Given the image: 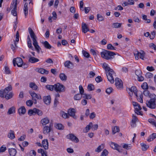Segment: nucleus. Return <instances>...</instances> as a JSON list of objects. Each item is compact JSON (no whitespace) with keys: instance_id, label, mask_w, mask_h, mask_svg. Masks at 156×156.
Instances as JSON below:
<instances>
[{"instance_id":"49","label":"nucleus","mask_w":156,"mask_h":156,"mask_svg":"<svg viewBox=\"0 0 156 156\" xmlns=\"http://www.w3.org/2000/svg\"><path fill=\"white\" fill-rule=\"evenodd\" d=\"M122 24V23H114L113 24V25L114 26L113 27L115 28H118L121 27Z\"/></svg>"},{"instance_id":"50","label":"nucleus","mask_w":156,"mask_h":156,"mask_svg":"<svg viewBox=\"0 0 156 156\" xmlns=\"http://www.w3.org/2000/svg\"><path fill=\"white\" fill-rule=\"evenodd\" d=\"M107 48L108 50H115V48L111 44H109L107 45Z\"/></svg>"},{"instance_id":"38","label":"nucleus","mask_w":156,"mask_h":156,"mask_svg":"<svg viewBox=\"0 0 156 156\" xmlns=\"http://www.w3.org/2000/svg\"><path fill=\"white\" fill-rule=\"evenodd\" d=\"M119 129L118 126H115L114 128H112V133L114 134L117 132H119Z\"/></svg>"},{"instance_id":"54","label":"nucleus","mask_w":156,"mask_h":156,"mask_svg":"<svg viewBox=\"0 0 156 156\" xmlns=\"http://www.w3.org/2000/svg\"><path fill=\"white\" fill-rule=\"evenodd\" d=\"M108 152L106 149H105L102 152L100 156H106L108 154Z\"/></svg>"},{"instance_id":"9","label":"nucleus","mask_w":156,"mask_h":156,"mask_svg":"<svg viewBox=\"0 0 156 156\" xmlns=\"http://www.w3.org/2000/svg\"><path fill=\"white\" fill-rule=\"evenodd\" d=\"M28 31L30 36L33 40V42L37 41V37L31 28L29 27L28 28Z\"/></svg>"},{"instance_id":"60","label":"nucleus","mask_w":156,"mask_h":156,"mask_svg":"<svg viewBox=\"0 0 156 156\" xmlns=\"http://www.w3.org/2000/svg\"><path fill=\"white\" fill-rule=\"evenodd\" d=\"M153 75L151 73H147L146 74V77L147 78H151L153 77Z\"/></svg>"},{"instance_id":"62","label":"nucleus","mask_w":156,"mask_h":156,"mask_svg":"<svg viewBox=\"0 0 156 156\" xmlns=\"http://www.w3.org/2000/svg\"><path fill=\"white\" fill-rule=\"evenodd\" d=\"M113 89L112 87L108 88L106 90V92L108 94H110L112 91Z\"/></svg>"},{"instance_id":"16","label":"nucleus","mask_w":156,"mask_h":156,"mask_svg":"<svg viewBox=\"0 0 156 156\" xmlns=\"http://www.w3.org/2000/svg\"><path fill=\"white\" fill-rule=\"evenodd\" d=\"M64 66L69 69H72L73 67V63L70 61H66L64 63Z\"/></svg>"},{"instance_id":"34","label":"nucleus","mask_w":156,"mask_h":156,"mask_svg":"<svg viewBox=\"0 0 156 156\" xmlns=\"http://www.w3.org/2000/svg\"><path fill=\"white\" fill-rule=\"evenodd\" d=\"M121 145L122 146L123 148L126 150H129L132 147L131 145L130 144H127L123 143L121 144Z\"/></svg>"},{"instance_id":"14","label":"nucleus","mask_w":156,"mask_h":156,"mask_svg":"<svg viewBox=\"0 0 156 156\" xmlns=\"http://www.w3.org/2000/svg\"><path fill=\"white\" fill-rule=\"evenodd\" d=\"M126 90L127 91H128V90H129V91H130L131 92H133L134 93V94H135L136 97H137V90L136 89V87L133 86L131 87L130 88H127L126 89Z\"/></svg>"},{"instance_id":"15","label":"nucleus","mask_w":156,"mask_h":156,"mask_svg":"<svg viewBox=\"0 0 156 156\" xmlns=\"http://www.w3.org/2000/svg\"><path fill=\"white\" fill-rule=\"evenodd\" d=\"M28 57L29 59L28 60L29 62L32 63H34L39 61V59L34 57H31V55H29Z\"/></svg>"},{"instance_id":"36","label":"nucleus","mask_w":156,"mask_h":156,"mask_svg":"<svg viewBox=\"0 0 156 156\" xmlns=\"http://www.w3.org/2000/svg\"><path fill=\"white\" fill-rule=\"evenodd\" d=\"M59 77L60 79L62 81H65L67 80V76L64 73H60L59 75Z\"/></svg>"},{"instance_id":"8","label":"nucleus","mask_w":156,"mask_h":156,"mask_svg":"<svg viewBox=\"0 0 156 156\" xmlns=\"http://www.w3.org/2000/svg\"><path fill=\"white\" fill-rule=\"evenodd\" d=\"M68 113L69 116H70L75 119H77V116L75 114L76 111L74 108H70L68 110Z\"/></svg>"},{"instance_id":"12","label":"nucleus","mask_w":156,"mask_h":156,"mask_svg":"<svg viewBox=\"0 0 156 156\" xmlns=\"http://www.w3.org/2000/svg\"><path fill=\"white\" fill-rule=\"evenodd\" d=\"M115 85L117 88H121L122 87V81L118 78L115 79Z\"/></svg>"},{"instance_id":"27","label":"nucleus","mask_w":156,"mask_h":156,"mask_svg":"<svg viewBox=\"0 0 156 156\" xmlns=\"http://www.w3.org/2000/svg\"><path fill=\"white\" fill-rule=\"evenodd\" d=\"M29 87L30 88L35 90H38V87L34 83H29Z\"/></svg>"},{"instance_id":"35","label":"nucleus","mask_w":156,"mask_h":156,"mask_svg":"<svg viewBox=\"0 0 156 156\" xmlns=\"http://www.w3.org/2000/svg\"><path fill=\"white\" fill-rule=\"evenodd\" d=\"M104 144H102L95 149V151L98 153L100 152L104 149Z\"/></svg>"},{"instance_id":"1","label":"nucleus","mask_w":156,"mask_h":156,"mask_svg":"<svg viewBox=\"0 0 156 156\" xmlns=\"http://www.w3.org/2000/svg\"><path fill=\"white\" fill-rule=\"evenodd\" d=\"M103 67L106 72V75L108 80L111 83H113L114 82V78L113 75L114 74V72L113 69H110L108 67L107 64L104 62L103 65Z\"/></svg>"},{"instance_id":"33","label":"nucleus","mask_w":156,"mask_h":156,"mask_svg":"<svg viewBox=\"0 0 156 156\" xmlns=\"http://www.w3.org/2000/svg\"><path fill=\"white\" fill-rule=\"evenodd\" d=\"M42 44L44 45V47L47 49H50L51 48V46L47 41H45L44 42H42Z\"/></svg>"},{"instance_id":"5","label":"nucleus","mask_w":156,"mask_h":156,"mask_svg":"<svg viewBox=\"0 0 156 156\" xmlns=\"http://www.w3.org/2000/svg\"><path fill=\"white\" fill-rule=\"evenodd\" d=\"M55 90L56 92H58L59 93L63 92L65 91V86L59 83H57L55 84Z\"/></svg>"},{"instance_id":"3","label":"nucleus","mask_w":156,"mask_h":156,"mask_svg":"<svg viewBox=\"0 0 156 156\" xmlns=\"http://www.w3.org/2000/svg\"><path fill=\"white\" fill-rule=\"evenodd\" d=\"M101 55L103 58L106 60L111 59L114 58L115 54L113 52L104 50L101 52Z\"/></svg>"},{"instance_id":"37","label":"nucleus","mask_w":156,"mask_h":156,"mask_svg":"<svg viewBox=\"0 0 156 156\" xmlns=\"http://www.w3.org/2000/svg\"><path fill=\"white\" fill-rule=\"evenodd\" d=\"M27 5V3H26L25 4L24 6L23 10L25 17H26L28 14V8Z\"/></svg>"},{"instance_id":"32","label":"nucleus","mask_w":156,"mask_h":156,"mask_svg":"<svg viewBox=\"0 0 156 156\" xmlns=\"http://www.w3.org/2000/svg\"><path fill=\"white\" fill-rule=\"evenodd\" d=\"M37 72L41 74L45 73L48 74L49 71L43 68H39L38 69Z\"/></svg>"},{"instance_id":"10","label":"nucleus","mask_w":156,"mask_h":156,"mask_svg":"<svg viewBox=\"0 0 156 156\" xmlns=\"http://www.w3.org/2000/svg\"><path fill=\"white\" fill-rule=\"evenodd\" d=\"M67 137L68 138L74 142L78 143L79 142V139L73 134H69Z\"/></svg>"},{"instance_id":"28","label":"nucleus","mask_w":156,"mask_h":156,"mask_svg":"<svg viewBox=\"0 0 156 156\" xmlns=\"http://www.w3.org/2000/svg\"><path fill=\"white\" fill-rule=\"evenodd\" d=\"M8 137L11 139H12L15 138V136L14 132L13 130H10L8 135Z\"/></svg>"},{"instance_id":"59","label":"nucleus","mask_w":156,"mask_h":156,"mask_svg":"<svg viewBox=\"0 0 156 156\" xmlns=\"http://www.w3.org/2000/svg\"><path fill=\"white\" fill-rule=\"evenodd\" d=\"M27 105L29 106H31L33 104V101L31 100H28L26 101Z\"/></svg>"},{"instance_id":"55","label":"nucleus","mask_w":156,"mask_h":156,"mask_svg":"<svg viewBox=\"0 0 156 156\" xmlns=\"http://www.w3.org/2000/svg\"><path fill=\"white\" fill-rule=\"evenodd\" d=\"M62 116L64 119L69 118V117L68 114L64 112H62Z\"/></svg>"},{"instance_id":"53","label":"nucleus","mask_w":156,"mask_h":156,"mask_svg":"<svg viewBox=\"0 0 156 156\" xmlns=\"http://www.w3.org/2000/svg\"><path fill=\"white\" fill-rule=\"evenodd\" d=\"M56 128L58 129H63L64 126L61 124H58L56 126Z\"/></svg>"},{"instance_id":"61","label":"nucleus","mask_w":156,"mask_h":156,"mask_svg":"<svg viewBox=\"0 0 156 156\" xmlns=\"http://www.w3.org/2000/svg\"><path fill=\"white\" fill-rule=\"evenodd\" d=\"M79 89L80 90V94H81V95H82L84 92L83 88L81 85H80L79 86Z\"/></svg>"},{"instance_id":"46","label":"nucleus","mask_w":156,"mask_h":156,"mask_svg":"<svg viewBox=\"0 0 156 156\" xmlns=\"http://www.w3.org/2000/svg\"><path fill=\"white\" fill-rule=\"evenodd\" d=\"M156 31L154 30L151 33V35L150 36V38L151 39H153L155 37Z\"/></svg>"},{"instance_id":"29","label":"nucleus","mask_w":156,"mask_h":156,"mask_svg":"<svg viewBox=\"0 0 156 156\" xmlns=\"http://www.w3.org/2000/svg\"><path fill=\"white\" fill-rule=\"evenodd\" d=\"M16 108L14 106H12L9 108L8 111L7 112L8 115H10L12 114H13L15 113Z\"/></svg>"},{"instance_id":"4","label":"nucleus","mask_w":156,"mask_h":156,"mask_svg":"<svg viewBox=\"0 0 156 156\" xmlns=\"http://www.w3.org/2000/svg\"><path fill=\"white\" fill-rule=\"evenodd\" d=\"M13 3H11L10 5V8L12 9L13 8L11 11V13L14 16H16L17 15L16 12L17 0H13Z\"/></svg>"},{"instance_id":"18","label":"nucleus","mask_w":156,"mask_h":156,"mask_svg":"<svg viewBox=\"0 0 156 156\" xmlns=\"http://www.w3.org/2000/svg\"><path fill=\"white\" fill-rule=\"evenodd\" d=\"M132 103L135 109V111L138 112L139 110L141 109V107H140V105L137 102L135 101H133Z\"/></svg>"},{"instance_id":"48","label":"nucleus","mask_w":156,"mask_h":156,"mask_svg":"<svg viewBox=\"0 0 156 156\" xmlns=\"http://www.w3.org/2000/svg\"><path fill=\"white\" fill-rule=\"evenodd\" d=\"M138 101L140 102L141 103H143V95L142 93H141L139 97L137 96V97H136Z\"/></svg>"},{"instance_id":"26","label":"nucleus","mask_w":156,"mask_h":156,"mask_svg":"<svg viewBox=\"0 0 156 156\" xmlns=\"http://www.w3.org/2000/svg\"><path fill=\"white\" fill-rule=\"evenodd\" d=\"M13 94L12 92H10L9 93H5L4 98L7 100H9L12 98Z\"/></svg>"},{"instance_id":"30","label":"nucleus","mask_w":156,"mask_h":156,"mask_svg":"<svg viewBox=\"0 0 156 156\" xmlns=\"http://www.w3.org/2000/svg\"><path fill=\"white\" fill-rule=\"evenodd\" d=\"M42 125H46L49 122V120L48 118L46 117L42 119L41 121Z\"/></svg>"},{"instance_id":"7","label":"nucleus","mask_w":156,"mask_h":156,"mask_svg":"<svg viewBox=\"0 0 156 156\" xmlns=\"http://www.w3.org/2000/svg\"><path fill=\"white\" fill-rule=\"evenodd\" d=\"M111 147L114 150H117L119 152H121L122 149L121 146L118 144L112 142L111 143Z\"/></svg>"},{"instance_id":"11","label":"nucleus","mask_w":156,"mask_h":156,"mask_svg":"<svg viewBox=\"0 0 156 156\" xmlns=\"http://www.w3.org/2000/svg\"><path fill=\"white\" fill-rule=\"evenodd\" d=\"M52 126L53 124L51 123L50 124L49 126H45L43 129V133L45 134L50 132L51 130Z\"/></svg>"},{"instance_id":"47","label":"nucleus","mask_w":156,"mask_h":156,"mask_svg":"<svg viewBox=\"0 0 156 156\" xmlns=\"http://www.w3.org/2000/svg\"><path fill=\"white\" fill-rule=\"evenodd\" d=\"M92 126V123L91 122H90L89 125H87L85 128L86 132H87L91 128Z\"/></svg>"},{"instance_id":"56","label":"nucleus","mask_w":156,"mask_h":156,"mask_svg":"<svg viewBox=\"0 0 156 156\" xmlns=\"http://www.w3.org/2000/svg\"><path fill=\"white\" fill-rule=\"evenodd\" d=\"M135 73L136 75L138 76L141 75L142 72L140 69H137L136 70Z\"/></svg>"},{"instance_id":"57","label":"nucleus","mask_w":156,"mask_h":156,"mask_svg":"<svg viewBox=\"0 0 156 156\" xmlns=\"http://www.w3.org/2000/svg\"><path fill=\"white\" fill-rule=\"evenodd\" d=\"M144 94L146 96H149L150 97V95L151 94H150V93L148 90H145L143 92Z\"/></svg>"},{"instance_id":"20","label":"nucleus","mask_w":156,"mask_h":156,"mask_svg":"<svg viewBox=\"0 0 156 156\" xmlns=\"http://www.w3.org/2000/svg\"><path fill=\"white\" fill-rule=\"evenodd\" d=\"M33 44L35 50L37 53L39 54L40 52V50H41V48L38 45L37 41L33 42Z\"/></svg>"},{"instance_id":"45","label":"nucleus","mask_w":156,"mask_h":156,"mask_svg":"<svg viewBox=\"0 0 156 156\" xmlns=\"http://www.w3.org/2000/svg\"><path fill=\"white\" fill-rule=\"evenodd\" d=\"M97 19L99 21H103L104 20V17L99 14H98L97 16Z\"/></svg>"},{"instance_id":"64","label":"nucleus","mask_w":156,"mask_h":156,"mask_svg":"<svg viewBox=\"0 0 156 156\" xmlns=\"http://www.w3.org/2000/svg\"><path fill=\"white\" fill-rule=\"evenodd\" d=\"M149 46L150 48L156 51V46L154 43H151L150 44H149Z\"/></svg>"},{"instance_id":"51","label":"nucleus","mask_w":156,"mask_h":156,"mask_svg":"<svg viewBox=\"0 0 156 156\" xmlns=\"http://www.w3.org/2000/svg\"><path fill=\"white\" fill-rule=\"evenodd\" d=\"M141 87L144 90H146L148 89V86L147 83L146 82H144L141 85Z\"/></svg>"},{"instance_id":"13","label":"nucleus","mask_w":156,"mask_h":156,"mask_svg":"<svg viewBox=\"0 0 156 156\" xmlns=\"http://www.w3.org/2000/svg\"><path fill=\"white\" fill-rule=\"evenodd\" d=\"M82 31L83 33L85 34L89 31V29L85 23H83L81 25Z\"/></svg>"},{"instance_id":"40","label":"nucleus","mask_w":156,"mask_h":156,"mask_svg":"<svg viewBox=\"0 0 156 156\" xmlns=\"http://www.w3.org/2000/svg\"><path fill=\"white\" fill-rule=\"evenodd\" d=\"M55 84L53 85L48 84L45 86V87L49 90L52 91L54 89H55Z\"/></svg>"},{"instance_id":"6","label":"nucleus","mask_w":156,"mask_h":156,"mask_svg":"<svg viewBox=\"0 0 156 156\" xmlns=\"http://www.w3.org/2000/svg\"><path fill=\"white\" fill-rule=\"evenodd\" d=\"M13 63L14 66H16V64L19 67H21L23 63L22 59L20 57L14 58L13 60Z\"/></svg>"},{"instance_id":"17","label":"nucleus","mask_w":156,"mask_h":156,"mask_svg":"<svg viewBox=\"0 0 156 156\" xmlns=\"http://www.w3.org/2000/svg\"><path fill=\"white\" fill-rule=\"evenodd\" d=\"M43 101L46 105H49L51 102V98L50 95L44 96L43 98Z\"/></svg>"},{"instance_id":"58","label":"nucleus","mask_w":156,"mask_h":156,"mask_svg":"<svg viewBox=\"0 0 156 156\" xmlns=\"http://www.w3.org/2000/svg\"><path fill=\"white\" fill-rule=\"evenodd\" d=\"M95 80L97 83H99L102 81V79L100 76H98L95 78Z\"/></svg>"},{"instance_id":"43","label":"nucleus","mask_w":156,"mask_h":156,"mask_svg":"<svg viewBox=\"0 0 156 156\" xmlns=\"http://www.w3.org/2000/svg\"><path fill=\"white\" fill-rule=\"evenodd\" d=\"M94 86L92 83L89 84L87 86V89L88 91H90L94 90Z\"/></svg>"},{"instance_id":"39","label":"nucleus","mask_w":156,"mask_h":156,"mask_svg":"<svg viewBox=\"0 0 156 156\" xmlns=\"http://www.w3.org/2000/svg\"><path fill=\"white\" fill-rule=\"evenodd\" d=\"M12 89V86L11 85H9V86L5 87L4 90L5 93H9V92L11 91Z\"/></svg>"},{"instance_id":"21","label":"nucleus","mask_w":156,"mask_h":156,"mask_svg":"<svg viewBox=\"0 0 156 156\" xmlns=\"http://www.w3.org/2000/svg\"><path fill=\"white\" fill-rule=\"evenodd\" d=\"M8 151L10 156H15L17 153L16 150L13 148L9 149Z\"/></svg>"},{"instance_id":"42","label":"nucleus","mask_w":156,"mask_h":156,"mask_svg":"<svg viewBox=\"0 0 156 156\" xmlns=\"http://www.w3.org/2000/svg\"><path fill=\"white\" fill-rule=\"evenodd\" d=\"M82 97V95L80 94H75L74 97V99L75 100H80Z\"/></svg>"},{"instance_id":"2","label":"nucleus","mask_w":156,"mask_h":156,"mask_svg":"<svg viewBox=\"0 0 156 156\" xmlns=\"http://www.w3.org/2000/svg\"><path fill=\"white\" fill-rule=\"evenodd\" d=\"M150 99L147 101V105L150 108L154 109L156 108V95L154 94H151L150 95Z\"/></svg>"},{"instance_id":"63","label":"nucleus","mask_w":156,"mask_h":156,"mask_svg":"<svg viewBox=\"0 0 156 156\" xmlns=\"http://www.w3.org/2000/svg\"><path fill=\"white\" fill-rule=\"evenodd\" d=\"M29 155L30 156H35L36 152L34 150H32L30 151Z\"/></svg>"},{"instance_id":"19","label":"nucleus","mask_w":156,"mask_h":156,"mask_svg":"<svg viewBox=\"0 0 156 156\" xmlns=\"http://www.w3.org/2000/svg\"><path fill=\"white\" fill-rule=\"evenodd\" d=\"M42 145L45 150H47L48 148V143L47 139H44L42 142Z\"/></svg>"},{"instance_id":"22","label":"nucleus","mask_w":156,"mask_h":156,"mask_svg":"<svg viewBox=\"0 0 156 156\" xmlns=\"http://www.w3.org/2000/svg\"><path fill=\"white\" fill-rule=\"evenodd\" d=\"M29 93L32 98H36L39 100L41 99V97L40 94H37L34 92H29Z\"/></svg>"},{"instance_id":"44","label":"nucleus","mask_w":156,"mask_h":156,"mask_svg":"<svg viewBox=\"0 0 156 156\" xmlns=\"http://www.w3.org/2000/svg\"><path fill=\"white\" fill-rule=\"evenodd\" d=\"M35 108H34L33 109H30L28 110V114L30 115H34L35 113Z\"/></svg>"},{"instance_id":"25","label":"nucleus","mask_w":156,"mask_h":156,"mask_svg":"<svg viewBox=\"0 0 156 156\" xmlns=\"http://www.w3.org/2000/svg\"><path fill=\"white\" fill-rule=\"evenodd\" d=\"M26 109L24 106H22L19 108L18 112L20 115L24 114L26 112Z\"/></svg>"},{"instance_id":"23","label":"nucleus","mask_w":156,"mask_h":156,"mask_svg":"<svg viewBox=\"0 0 156 156\" xmlns=\"http://www.w3.org/2000/svg\"><path fill=\"white\" fill-rule=\"evenodd\" d=\"M137 120V118L136 116L133 115H132V122L131 125L133 127H134L136 126V122Z\"/></svg>"},{"instance_id":"31","label":"nucleus","mask_w":156,"mask_h":156,"mask_svg":"<svg viewBox=\"0 0 156 156\" xmlns=\"http://www.w3.org/2000/svg\"><path fill=\"white\" fill-rule=\"evenodd\" d=\"M156 138V133H154L150 135L147 140L148 142H150L152 141Z\"/></svg>"},{"instance_id":"41","label":"nucleus","mask_w":156,"mask_h":156,"mask_svg":"<svg viewBox=\"0 0 156 156\" xmlns=\"http://www.w3.org/2000/svg\"><path fill=\"white\" fill-rule=\"evenodd\" d=\"M140 144L142 147V149L143 151H146L147 148H149V146L148 145H146L144 143H141Z\"/></svg>"},{"instance_id":"52","label":"nucleus","mask_w":156,"mask_h":156,"mask_svg":"<svg viewBox=\"0 0 156 156\" xmlns=\"http://www.w3.org/2000/svg\"><path fill=\"white\" fill-rule=\"evenodd\" d=\"M35 114H37L39 115H42L43 113L41 111L36 108H35Z\"/></svg>"},{"instance_id":"24","label":"nucleus","mask_w":156,"mask_h":156,"mask_svg":"<svg viewBox=\"0 0 156 156\" xmlns=\"http://www.w3.org/2000/svg\"><path fill=\"white\" fill-rule=\"evenodd\" d=\"M27 44L28 47L32 50H34V48L32 46L31 41L29 35H28L27 37Z\"/></svg>"}]
</instances>
